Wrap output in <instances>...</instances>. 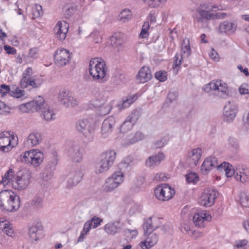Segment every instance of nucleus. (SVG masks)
I'll list each match as a JSON object with an SVG mask.
<instances>
[{"label": "nucleus", "mask_w": 249, "mask_h": 249, "mask_svg": "<svg viewBox=\"0 0 249 249\" xmlns=\"http://www.w3.org/2000/svg\"><path fill=\"white\" fill-rule=\"evenodd\" d=\"M33 14L35 18H38L43 15L42 6L39 4H36L33 8Z\"/></svg>", "instance_id": "e2e57ef3"}, {"label": "nucleus", "mask_w": 249, "mask_h": 249, "mask_svg": "<svg viewBox=\"0 0 249 249\" xmlns=\"http://www.w3.org/2000/svg\"><path fill=\"white\" fill-rule=\"evenodd\" d=\"M53 172L54 171L49 169H47V168L45 167L42 172L43 179L45 181L50 179L53 176Z\"/></svg>", "instance_id": "bf43d9fd"}, {"label": "nucleus", "mask_w": 249, "mask_h": 249, "mask_svg": "<svg viewBox=\"0 0 249 249\" xmlns=\"http://www.w3.org/2000/svg\"><path fill=\"white\" fill-rule=\"evenodd\" d=\"M211 216L206 212L201 211L194 215L193 217L194 223L199 227H203L205 221H209L211 220Z\"/></svg>", "instance_id": "412c9836"}, {"label": "nucleus", "mask_w": 249, "mask_h": 249, "mask_svg": "<svg viewBox=\"0 0 249 249\" xmlns=\"http://www.w3.org/2000/svg\"><path fill=\"white\" fill-rule=\"evenodd\" d=\"M154 192L155 195L157 199L161 201H167L166 196L164 195L162 184L157 187Z\"/></svg>", "instance_id": "de8ad7c7"}, {"label": "nucleus", "mask_w": 249, "mask_h": 249, "mask_svg": "<svg viewBox=\"0 0 249 249\" xmlns=\"http://www.w3.org/2000/svg\"><path fill=\"white\" fill-rule=\"evenodd\" d=\"M205 5V4L201 5L202 8H199L197 10L200 17H196L195 20L198 22H202L203 19L207 20L214 19V14L211 13L210 11L217 8V6L214 5L209 8Z\"/></svg>", "instance_id": "2eb2a0df"}, {"label": "nucleus", "mask_w": 249, "mask_h": 249, "mask_svg": "<svg viewBox=\"0 0 249 249\" xmlns=\"http://www.w3.org/2000/svg\"><path fill=\"white\" fill-rule=\"evenodd\" d=\"M124 174L122 172H116L108 177L103 185V190L106 192H110L116 189L124 181Z\"/></svg>", "instance_id": "423d86ee"}, {"label": "nucleus", "mask_w": 249, "mask_h": 249, "mask_svg": "<svg viewBox=\"0 0 249 249\" xmlns=\"http://www.w3.org/2000/svg\"><path fill=\"white\" fill-rule=\"evenodd\" d=\"M31 178V173L29 170L26 169L19 170L15 175L12 180V186L18 190H24L30 184Z\"/></svg>", "instance_id": "20e7f679"}, {"label": "nucleus", "mask_w": 249, "mask_h": 249, "mask_svg": "<svg viewBox=\"0 0 249 249\" xmlns=\"http://www.w3.org/2000/svg\"><path fill=\"white\" fill-rule=\"evenodd\" d=\"M205 5V4L201 5L202 8H199L197 10L200 17H196L195 20L198 22H202L203 19L207 20L214 19V14L211 13L210 11L217 8V6L214 5L209 8Z\"/></svg>", "instance_id": "dca6fc26"}, {"label": "nucleus", "mask_w": 249, "mask_h": 249, "mask_svg": "<svg viewBox=\"0 0 249 249\" xmlns=\"http://www.w3.org/2000/svg\"><path fill=\"white\" fill-rule=\"evenodd\" d=\"M124 76L123 74L120 73L114 74L112 78V81L116 85H119L122 84L124 80Z\"/></svg>", "instance_id": "864d4df0"}, {"label": "nucleus", "mask_w": 249, "mask_h": 249, "mask_svg": "<svg viewBox=\"0 0 249 249\" xmlns=\"http://www.w3.org/2000/svg\"><path fill=\"white\" fill-rule=\"evenodd\" d=\"M202 154L201 149L197 148L193 149L188 154V160L190 164L196 166L201 158Z\"/></svg>", "instance_id": "cd10ccee"}, {"label": "nucleus", "mask_w": 249, "mask_h": 249, "mask_svg": "<svg viewBox=\"0 0 249 249\" xmlns=\"http://www.w3.org/2000/svg\"><path fill=\"white\" fill-rule=\"evenodd\" d=\"M229 147L233 151H237L239 148V144L237 140L232 137H230L228 140Z\"/></svg>", "instance_id": "3c124183"}, {"label": "nucleus", "mask_w": 249, "mask_h": 249, "mask_svg": "<svg viewBox=\"0 0 249 249\" xmlns=\"http://www.w3.org/2000/svg\"><path fill=\"white\" fill-rule=\"evenodd\" d=\"M217 164V160L215 157H209L207 158L201 165V173L203 175L207 174L212 168L216 167Z\"/></svg>", "instance_id": "a211bd4d"}, {"label": "nucleus", "mask_w": 249, "mask_h": 249, "mask_svg": "<svg viewBox=\"0 0 249 249\" xmlns=\"http://www.w3.org/2000/svg\"><path fill=\"white\" fill-rule=\"evenodd\" d=\"M43 227L40 223L33 225L29 229V235L30 238L36 241L39 238V235L42 233Z\"/></svg>", "instance_id": "bb28decb"}, {"label": "nucleus", "mask_w": 249, "mask_h": 249, "mask_svg": "<svg viewBox=\"0 0 249 249\" xmlns=\"http://www.w3.org/2000/svg\"><path fill=\"white\" fill-rule=\"evenodd\" d=\"M56 37L60 40H64L68 31V24L66 21L58 22L54 28Z\"/></svg>", "instance_id": "6ab92c4d"}, {"label": "nucleus", "mask_w": 249, "mask_h": 249, "mask_svg": "<svg viewBox=\"0 0 249 249\" xmlns=\"http://www.w3.org/2000/svg\"><path fill=\"white\" fill-rule=\"evenodd\" d=\"M111 166H112L101 159L100 161L95 166V172L97 174L103 173L107 171Z\"/></svg>", "instance_id": "f704fd0d"}, {"label": "nucleus", "mask_w": 249, "mask_h": 249, "mask_svg": "<svg viewBox=\"0 0 249 249\" xmlns=\"http://www.w3.org/2000/svg\"><path fill=\"white\" fill-rule=\"evenodd\" d=\"M186 179L188 183H195L198 181V177L197 174L190 172L186 175Z\"/></svg>", "instance_id": "13d9d810"}, {"label": "nucleus", "mask_w": 249, "mask_h": 249, "mask_svg": "<svg viewBox=\"0 0 249 249\" xmlns=\"http://www.w3.org/2000/svg\"><path fill=\"white\" fill-rule=\"evenodd\" d=\"M152 78L150 69L147 67H142L140 70L137 75V79L140 83H144Z\"/></svg>", "instance_id": "393cba45"}, {"label": "nucleus", "mask_w": 249, "mask_h": 249, "mask_svg": "<svg viewBox=\"0 0 249 249\" xmlns=\"http://www.w3.org/2000/svg\"><path fill=\"white\" fill-rule=\"evenodd\" d=\"M47 106L48 105L45 103L43 98L38 96L31 102L20 105L19 109L23 112H27L31 109V107H33L36 111L40 112L45 107Z\"/></svg>", "instance_id": "9d476101"}, {"label": "nucleus", "mask_w": 249, "mask_h": 249, "mask_svg": "<svg viewBox=\"0 0 249 249\" xmlns=\"http://www.w3.org/2000/svg\"><path fill=\"white\" fill-rule=\"evenodd\" d=\"M238 111L237 104L233 101H228L223 108V120L228 123L233 122Z\"/></svg>", "instance_id": "0eeeda50"}, {"label": "nucleus", "mask_w": 249, "mask_h": 249, "mask_svg": "<svg viewBox=\"0 0 249 249\" xmlns=\"http://www.w3.org/2000/svg\"><path fill=\"white\" fill-rule=\"evenodd\" d=\"M71 56L68 50L58 49L55 52L54 60L55 64L58 67H63L70 63Z\"/></svg>", "instance_id": "1a4fd4ad"}, {"label": "nucleus", "mask_w": 249, "mask_h": 249, "mask_svg": "<svg viewBox=\"0 0 249 249\" xmlns=\"http://www.w3.org/2000/svg\"><path fill=\"white\" fill-rule=\"evenodd\" d=\"M76 130L90 141L93 140L94 129L87 119H81L75 124Z\"/></svg>", "instance_id": "39448f33"}, {"label": "nucleus", "mask_w": 249, "mask_h": 249, "mask_svg": "<svg viewBox=\"0 0 249 249\" xmlns=\"http://www.w3.org/2000/svg\"><path fill=\"white\" fill-rule=\"evenodd\" d=\"M12 134L10 131H4L0 133V151L7 152L13 148L11 145Z\"/></svg>", "instance_id": "f3484780"}, {"label": "nucleus", "mask_w": 249, "mask_h": 249, "mask_svg": "<svg viewBox=\"0 0 249 249\" xmlns=\"http://www.w3.org/2000/svg\"><path fill=\"white\" fill-rule=\"evenodd\" d=\"M113 102V101H109L108 103L105 105L95 107L98 108V113L99 115L104 116L108 114L112 108Z\"/></svg>", "instance_id": "c9c22d12"}, {"label": "nucleus", "mask_w": 249, "mask_h": 249, "mask_svg": "<svg viewBox=\"0 0 249 249\" xmlns=\"http://www.w3.org/2000/svg\"><path fill=\"white\" fill-rule=\"evenodd\" d=\"M89 71L93 80L104 83L107 80L105 62L99 58H92L89 63Z\"/></svg>", "instance_id": "f257e3e1"}, {"label": "nucleus", "mask_w": 249, "mask_h": 249, "mask_svg": "<svg viewBox=\"0 0 249 249\" xmlns=\"http://www.w3.org/2000/svg\"><path fill=\"white\" fill-rule=\"evenodd\" d=\"M133 125H134V124L129 122V121L126 118L121 126V131L123 133L126 132L130 130L132 128Z\"/></svg>", "instance_id": "4d7b16f0"}, {"label": "nucleus", "mask_w": 249, "mask_h": 249, "mask_svg": "<svg viewBox=\"0 0 249 249\" xmlns=\"http://www.w3.org/2000/svg\"><path fill=\"white\" fill-rule=\"evenodd\" d=\"M68 156L74 162H80L82 160L83 155L77 145L72 146L68 149Z\"/></svg>", "instance_id": "4be33fe9"}, {"label": "nucleus", "mask_w": 249, "mask_h": 249, "mask_svg": "<svg viewBox=\"0 0 249 249\" xmlns=\"http://www.w3.org/2000/svg\"><path fill=\"white\" fill-rule=\"evenodd\" d=\"M239 92L242 95L249 94V86L247 84H243L239 88Z\"/></svg>", "instance_id": "774afa93"}, {"label": "nucleus", "mask_w": 249, "mask_h": 249, "mask_svg": "<svg viewBox=\"0 0 249 249\" xmlns=\"http://www.w3.org/2000/svg\"><path fill=\"white\" fill-rule=\"evenodd\" d=\"M141 115V109L140 108H136L134 109L126 118L129 121V122L135 124Z\"/></svg>", "instance_id": "a19ab883"}, {"label": "nucleus", "mask_w": 249, "mask_h": 249, "mask_svg": "<svg viewBox=\"0 0 249 249\" xmlns=\"http://www.w3.org/2000/svg\"><path fill=\"white\" fill-rule=\"evenodd\" d=\"M58 99L66 107H74L78 104L76 99L72 96V93L66 89L60 90Z\"/></svg>", "instance_id": "6e6552de"}, {"label": "nucleus", "mask_w": 249, "mask_h": 249, "mask_svg": "<svg viewBox=\"0 0 249 249\" xmlns=\"http://www.w3.org/2000/svg\"><path fill=\"white\" fill-rule=\"evenodd\" d=\"M20 205L19 196L11 190H5L0 192V207L8 212L18 210Z\"/></svg>", "instance_id": "f03ea898"}, {"label": "nucleus", "mask_w": 249, "mask_h": 249, "mask_svg": "<svg viewBox=\"0 0 249 249\" xmlns=\"http://www.w3.org/2000/svg\"><path fill=\"white\" fill-rule=\"evenodd\" d=\"M249 242L246 239L238 240L235 241L234 249H246Z\"/></svg>", "instance_id": "6e6d98bb"}, {"label": "nucleus", "mask_w": 249, "mask_h": 249, "mask_svg": "<svg viewBox=\"0 0 249 249\" xmlns=\"http://www.w3.org/2000/svg\"><path fill=\"white\" fill-rule=\"evenodd\" d=\"M14 170L12 169H9L4 174V176L2 178V180L0 181L3 185H6L10 183L12 185V180L15 178L14 175Z\"/></svg>", "instance_id": "e433bc0d"}, {"label": "nucleus", "mask_w": 249, "mask_h": 249, "mask_svg": "<svg viewBox=\"0 0 249 249\" xmlns=\"http://www.w3.org/2000/svg\"><path fill=\"white\" fill-rule=\"evenodd\" d=\"M58 163V159L56 156H53V157L50 160L47 164L45 166V167L49 170H52L54 171L55 169V166Z\"/></svg>", "instance_id": "5fc2aeb1"}, {"label": "nucleus", "mask_w": 249, "mask_h": 249, "mask_svg": "<svg viewBox=\"0 0 249 249\" xmlns=\"http://www.w3.org/2000/svg\"><path fill=\"white\" fill-rule=\"evenodd\" d=\"M20 159L22 162L34 167H37L42 163L44 155L38 150H30L22 153L20 155Z\"/></svg>", "instance_id": "7ed1b4c3"}, {"label": "nucleus", "mask_w": 249, "mask_h": 249, "mask_svg": "<svg viewBox=\"0 0 249 249\" xmlns=\"http://www.w3.org/2000/svg\"><path fill=\"white\" fill-rule=\"evenodd\" d=\"M42 141V137L40 133L37 132L31 133L26 140V143L28 146L34 147L38 145Z\"/></svg>", "instance_id": "a878e982"}, {"label": "nucleus", "mask_w": 249, "mask_h": 249, "mask_svg": "<svg viewBox=\"0 0 249 249\" xmlns=\"http://www.w3.org/2000/svg\"><path fill=\"white\" fill-rule=\"evenodd\" d=\"M11 108L4 102L0 101V114L6 115L10 112Z\"/></svg>", "instance_id": "0e129e2a"}, {"label": "nucleus", "mask_w": 249, "mask_h": 249, "mask_svg": "<svg viewBox=\"0 0 249 249\" xmlns=\"http://www.w3.org/2000/svg\"><path fill=\"white\" fill-rule=\"evenodd\" d=\"M43 204V198L39 196H35L31 201V205L36 209L42 208Z\"/></svg>", "instance_id": "09e8293b"}, {"label": "nucleus", "mask_w": 249, "mask_h": 249, "mask_svg": "<svg viewBox=\"0 0 249 249\" xmlns=\"http://www.w3.org/2000/svg\"><path fill=\"white\" fill-rule=\"evenodd\" d=\"M122 227L119 221H111L106 224L104 230L108 235H114L119 233L122 230Z\"/></svg>", "instance_id": "aec40b11"}, {"label": "nucleus", "mask_w": 249, "mask_h": 249, "mask_svg": "<svg viewBox=\"0 0 249 249\" xmlns=\"http://www.w3.org/2000/svg\"><path fill=\"white\" fill-rule=\"evenodd\" d=\"M25 95V92L24 90L20 89L19 88H17L15 90L12 91L10 92V95L13 97L17 98H20Z\"/></svg>", "instance_id": "680f3d73"}, {"label": "nucleus", "mask_w": 249, "mask_h": 249, "mask_svg": "<svg viewBox=\"0 0 249 249\" xmlns=\"http://www.w3.org/2000/svg\"><path fill=\"white\" fill-rule=\"evenodd\" d=\"M40 112H41V116L42 118L46 121H50L54 120L55 118L53 110L50 109L48 105L45 107Z\"/></svg>", "instance_id": "473e14b6"}, {"label": "nucleus", "mask_w": 249, "mask_h": 249, "mask_svg": "<svg viewBox=\"0 0 249 249\" xmlns=\"http://www.w3.org/2000/svg\"><path fill=\"white\" fill-rule=\"evenodd\" d=\"M156 228H157V227H154L152 225V217H149L144 221L143 225L144 234L152 232L154 229Z\"/></svg>", "instance_id": "49530a36"}, {"label": "nucleus", "mask_w": 249, "mask_h": 249, "mask_svg": "<svg viewBox=\"0 0 249 249\" xmlns=\"http://www.w3.org/2000/svg\"><path fill=\"white\" fill-rule=\"evenodd\" d=\"M158 239L159 237L156 233H148L145 241L140 243L142 249H148L153 247L157 243Z\"/></svg>", "instance_id": "b1692460"}, {"label": "nucleus", "mask_w": 249, "mask_h": 249, "mask_svg": "<svg viewBox=\"0 0 249 249\" xmlns=\"http://www.w3.org/2000/svg\"><path fill=\"white\" fill-rule=\"evenodd\" d=\"M165 155L162 152L149 157L145 161V165L148 167H154L159 165L165 159Z\"/></svg>", "instance_id": "5701e85b"}, {"label": "nucleus", "mask_w": 249, "mask_h": 249, "mask_svg": "<svg viewBox=\"0 0 249 249\" xmlns=\"http://www.w3.org/2000/svg\"><path fill=\"white\" fill-rule=\"evenodd\" d=\"M32 69L30 67L27 68L23 72L22 78L20 80V86H25V85H26L25 80H29L30 78H32Z\"/></svg>", "instance_id": "79ce46f5"}, {"label": "nucleus", "mask_w": 249, "mask_h": 249, "mask_svg": "<svg viewBox=\"0 0 249 249\" xmlns=\"http://www.w3.org/2000/svg\"><path fill=\"white\" fill-rule=\"evenodd\" d=\"M217 195L218 193L215 190L205 189L200 198L199 203L205 207H210L214 204Z\"/></svg>", "instance_id": "9b49d317"}, {"label": "nucleus", "mask_w": 249, "mask_h": 249, "mask_svg": "<svg viewBox=\"0 0 249 249\" xmlns=\"http://www.w3.org/2000/svg\"><path fill=\"white\" fill-rule=\"evenodd\" d=\"M116 153L114 150H108L101 155V159L112 166L116 159Z\"/></svg>", "instance_id": "c756f323"}, {"label": "nucleus", "mask_w": 249, "mask_h": 249, "mask_svg": "<svg viewBox=\"0 0 249 249\" xmlns=\"http://www.w3.org/2000/svg\"><path fill=\"white\" fill-rule=\"evenodd\" d=\"M123 43V40L121 37V36L118 34H114L110 37V44L112 46L118 47L122 45Z\"/></svg>", "instance_id": "c03bdc74"}, {"label": "nucleus", "mask_w": 249, "mask_h": 249, "mask_svg": "<svg viewBox=\"0 0 249 249\" xmlns=\"http://www.w3.org/2000/svg\"><path fill=\"white\" fill-rule=\"evenodd\" d=\"M132 18V13L128 9L123 10L118 17V20L125 23L128 22Z\"/></svg>", "instance_id": "4c0bfd02"}, {"label": "nucleus", "mask_w": 249, "mask_h": 249, "mask_svg": "<svg viewBox=\"0 0 249 249\" xmlns=\"http://www.w3.org/2000/svg\"><path fill=\"white\" fill-rule=\"evenodd\" d=\"M237 28L236 24L228 21H225L220 23L219 27V32L221 33H234Z\"/></svg>", "instance_id": "c85d7f7f"}, {"label": "nucleus", "mask_w": 249, "mask_h": 249, "mask_svg": "<svg viewBox=\"0 0 249 249\" xmlns=\"http://www.w3.org/2000/svg\"><path fill=\"white\" fill-rule=\"evenodd\" d=\"M240 203L243 207H249V195L245 192L240 195Z\"/></svg>", "instance_id": "8fccbe9b"}, {"label": "nucleus", "mask_w": 249, "mask_h": 249, "mask_svg": "<svg viewBox=\"0 0 249 249\" xmlns=\"http://www.w3.org/2000/svg\"><path fill=\"white\" fill-rule=\"evenodd\" d=\"M149 23L148 21L145 22L142 27V31L139 36L142 38H147L148 36V30L149 29Z\"/></svg>", "instance_id": "603ef678"}, {"label": "nucleus", "mask_w": 249, "mask_h": 249, "mask_svg": "<svg viewBox=\"0 0 249 249\" xmlns=\"http://www.w3.org/2000/svg\"><path fill=\"white\" fill-rule=\"evenodd\" d=\"M145 136L142 132L137 131L135 133V134L130 135L127 138L125 144H132L140 141L143 140Z\"/></svg>", "instance_id": "2f4dec72"}, {"label": "nucleus", "mask_w": 249, "mask_h": 249, "mask_svg": "<svg viewBox=\"0 0 249 249\" xmlns=\"http://www.w3.org/2000/svg\"><path fill=\"white\" fill-rule=\"evenodd\" d=\"M225 173L227 177H231L233 175H235L236 172L233 168L232 166L228 163L227 167L225 169Z\"/></svg>", "instance_id": "69168bd1"}, {"label": "nucleus", "mask_w": 249, "mask_h": 249, "mask_svg": "<svg viewBox=\"0 0 249 249\" xmlns=\"http://www.w3.org/2000/svg\"><path fill=\"white\" fill-rule=\"evenodd\" d=\"M164 196L166 197L167 200L172 198L175 194V190L171 186L167 184H162Z\"/></svg>", "instance_id": "a18cd8bd"}, {"label": "nucleus", "mask_w": 249, "mask_h": 249, "mask_svg": "<svg viewBox=\"0 0 249 249\" xmlns=\"http://www.w3.org/2000/svg\"><path fill=\"white\" fill-rule=\"evenodd\" d=\"M9 222H4L3 221L0 222V228L2 229L3 231L7 235L10 237L14 236V231L12 227L8 224Z\"/></svg>", "instance_id": "37998d69"}, {"label": "nucleus", "mask_w": 249, "mask_h": 249, "mask_svg": "<svg viewBox=\"0 0 249 249\" xmlns=\"http://www.w3.org/2000/svg\"><path fill=\"white\" fill-rule=\"evenodd\" d=\"M137 98L135 95H131L125 99H123L121 104H119L118 107L120 109H124L129 107L135 101Z\"/></svg>", "instance_id": "58836bf2"}, {"label": "nucleus", "mask_w": 249, "mask_h": 249, "mask_svg": "<svg viewBox=\"0 0 249 249\" xmlns=\"http://www.w3.org/2000/svg\"><path fill=\"white\" fill-rule=\"evenodd\" d=\"M89 221H91V223L92 224V228H96L101 225V223L103 222V219L94 216Z\"/></svg>", "instance_id": "338daca9"}, {"label": "nucleus", "mask_w": 249, "mask_h": 249, "mask_svg": "<svg viewBox=\"0 0 249 249\" xmlns=\"http://www.w3.org/2000/svg\"><path fill=\"white\" fill-rule=\"evenodd\" d=\"M204 90L207 92L213 90H217L224 95H227L228 94L227 85L221 80L211 81L205 86Z\"/></svg>", "instance_id": "f8f14e48"}, {"label": "nucleus", "mask_w": 249, "mask_h": 249, "mask_svg": "<svg viewBox=\"0 0 249 249\" xmlns=\"http://www.w3.org/2000/svg\"><path fill=\"white\" fill-rule=\"evenodd\" d=\"M191 52L190 40L188 38H185L182 43L180 56H182L184 58H188L191 55Z\"/></svg>", "instance_id": "72a5a7b5"}, {"label": "nucleus", "mask_w": 249, "mask_h": 249, "mask_svg": "<svg viewBox=\"0 0 249 249\" xmlns=\"http://www.w3.org/2000/svg\"><path fill=\"white\" fill-rule=\"evenodd\" d=\"M83 175V171L80 168L72 169L68 175L67 187L70 188L77 185L81 180Z\"/></svg>", "instance_id": "ddd939ff"}, {"label": "nucleus", "mask_w": 249, "mask_h": 249, "mask_svg": "<svg viewBox=\"0 0 249 249\" xmlns=\"http://www.w3.org/2000/svg\"><path fill=\"white\" fill-rule=\"evenodd\" d=\"M116 124V120L113 116H109L103 121L101 129V136L103 138H107L112 133Z\"/></svg>", "instance_id": "4468645a"}, {"label": "nucleus", "mask_w": 249, "mask_h": 249, "mask_svg": "<svg viewBox=\"0 0 249 249\" xmlns=\"http://www.w3.org/2000/svg\"><path fill=\"white\" fill-rule=\"evenodd\" d=\"M108 96L107 92L100 93L96 99L92 101V105L95 107H100L101 105H105L108 103Z\"/></svg>", "instance_id": "7c9ffc66"}, {"label": "nucleus", "mask_w": 249, "mask_h": 249, "mask_svg": "<svg viewBox=\"0 0 249 249\" xmlns=\"http://www.w3.org/2000/svg\"><path fill=\"white\" fill-rule=\"evenodd\" d=\"M155 76L160 82H164L167 79V72L164 71H160L155 73Z\"/></svg>", "instance_id": "052dcab7"}, {"label": "nucleus", "mask_w": 249, "mask_h": 249, "mask_svg": "<svg viewBox=\"0 0 249 249\" xmlns=\"http://www.w3.org/2000/svg\"><path fill=\"white\" fill-rule=\"evenodd\" d=\"M235 178L237 180H240L241 182H246L249 179V172L248 170H245L242 169L241 171L240 170L239 172H236Z\"/></svg>", "instance_id": "ea45409f"}]
</instances>
